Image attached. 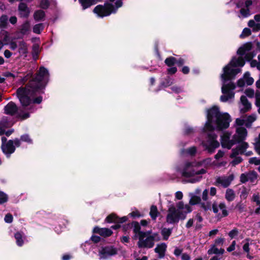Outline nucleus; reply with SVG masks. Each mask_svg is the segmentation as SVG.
Masks as SVG:
<instances>
[{
	"instance_id": "f257e3e1",
	"label": "nucleus",
	"mask_w": 260,
	"mask_h": 260,
	"mask_svg": "<svg viewBox=\"0 0 260 260\" xmlns=\"http://www.w3.org/2000/svg\"><path fill=\"white\" fill-rule=\"evenodd\" d=\"M207 121L204 128L208 134L207 140L203 142V145L209 153L214 152L215 149L219 146V143L217 141V136L212 133L214 129L222 130L227 128L231 121L230 115L227 113H221L219 108L213 106L207 111Z\"/></svg>"
},
{
	"instance_id": "f03ea898",
	"label": "nucleus",
	"mask_w": 260,
	"mask_h": 260,
	"mask_svg": "<svg viewBox=\"0 0 260 260\" xmlns=\"http://www.w3.org/2000/svg\"><path fill=\"white\" fill-rule=\"evenodd\" d=\"M48 71L44 67H41L35 79L30 81L25 87H20L17 90V96L22 106L26 110L30 112L35 111L32 103L40 104L42 101L41 96L32 100L35 93L44 88L48 80Z\"/></svg>"
},
{
	"instance_id": "7ed1b4c3",
	"label": "nucleus",
	"mask_w": 260,
	"mask_h": 260,
	"mask_svg": "<svg viewBox=\"0 0 260 260\" xmlns=\"http://www.w3.org/2000/svg\"><path fill=\"white\" fill-rule=\"evenodd\" d=\"M244 64L245 61L242 56L234 57L230 62L223 68L222 73L220 75L222 94L220 97L221 102H226L234 99V90L236 88V85L232 82V80L238 73L241 72V70L237 68L242 67Z\"/></svg>"
},
{
	"instance_id": "20e7f679",
	"label": "nucleus",
	"mask_w": 260,
	"mask_h": 260,
	"mask_svg": "<svg viewBox=\"0 0 260 260\" xmlns=\"http://www.w3.org/2000/svg\"><path fill=\"white\" fill-rule=\"evenodd\" d=\"M212 159L207 158L202 161L186 162L181 170L182 175L187 178L188 183H196L201 180L202 175L206 173L205 168L212 165Z\"/></svg>"
},
{
	"instance_id": "39448f33",
	"label": "nucleus",
	"mask_w": 260,
	"mask_h": 260,
	"mask_svg": "<svg viewBox=\"0 0 260 260\" xmlns=\"http://www.w3.org/2000/svg\"><path fill=\"white\" fill-rule=\"evenodd\" d=\"M122 5L121 0H117L115 3V7L112 4L109 2L106 3L104 6L98 5L96 6L93 12L97 14L99 17H103L110 15L111 13H114Z\"/></svg>"
},
{
	"instance_id": "423d86ee",
	"label": "nucleus",
	"mask_w": 260,
	"mask_h": 260,
	"mask_svg": "<svg viewBox=\"0 0 260 260\" xmlns=\"http://www.w3.org/2000/svg\"><path fill=\"white\" fill-rule=\"evenodd\" d=\"M244 123V120L241 118H237L235 120L234 127L236 132L233 135V139L237 143L243 141L247 136V131L243 126Z\"/></svg>"
},
{
	"instance_id": "0eeeda50",
	"label": "nucleus",
	"mask_w": 260,
	"mask_h": 260,
	"mask_svg": "<svg viewBox=\"0 0 260 260\" xmlns=\"http://www.w3.org/2000/svg\"><path fill=\"white\" fill-rule=\"evenodd\" d=\"M24 111H26V110H24L22 107L21 108L18 109L15 104L12 102L9 103L5 107V113L6 114L11 115L16 114L17 116L21 119H25L30 116L29 112Z\"/></svg>"
},
{
	"instance_id": "6e6552de",
	"label": "nucleus",
	"mask_w": 260,
	"mask_h": 260,
	"mask_svg": "<svg viewBox=\"0 0 260 260\" xmlns=\"http://www.w3.org/2000/svg\"><path fill=\"white\" fill-rule=\"evenodd\" d=\"M2 149L4 153H5L7 157H9L10 155L14 152L15 147H19L20 145V140L19 139H15L14 141L9 140L7 142V139L5 137L2 138Z\"/></svg>"
},
{
	"instance_id": "1a4fd4ad",
	"label": "nucleus",
	"mask_w": 260,
	"mask_h": 260,
	"mask_svg": "<svg viewBox=\"0 0 260 260\" xmlns=\"http://www.w3.org/2000/svg\"><path fill=\"white\" fill-rule=\"evenodd\" d=\"M201 207L205 211L210 210L212 209L213 212L215 214L218 213L219 209H220L222 212V217H225L228 215L226 206L223 203H220L218 204L216 202H214L211 205L210 202H207L202 203Z\"/></svg>"
},
{
	"instance_id": "9d476101",
	"label": "nucleus",
	"mask_w": 260,
	"mask_h": 260,
	"mask_svg": "<svg viewBox=\"0 0 260 260\" xmlns=\"http://www.w3.org/2000/svg\"><path fill=\"white\" fill-rule=\"evenodd\" d=\"M185 218V215L181 211L177 210L174 206H171L168 209L167 216V221L169 223L178 222L179 219Z\"/></svg>"
},
{
	"instance_id": "9b49d317",
	"label": "nucleus",
	"mask_w": 260,
	"mask_h": 260,
	"mask_svg": "<svg viewBox=\"0 0 260 260\" xmlns=\"http://www.w3.org/2000/svg\"><path fill=\"white\" fill-rule=\"evenodd\" d=\"M138 243L140 248H151L154 245V237L147 233L141 234Z\"/></svg>"
},
{
	"instance_id": "f8f14e48",
	"label": "nucleus",
	"mask_w": 260,
	"mask_h": 260,
	"mask_svg": "<svg viewBox=\"0 0 260 260\" xmlns=\"http://www.w3.org/2000/svg\"><path fill=\"white\" fill-rule=\"evenodd\" d=\"M9 46L10 48L13 50L18 48V52L20 55L26 56L28 52V47L27 44L24 41H20L18 42L11 41L9 43Z\"/></svg>"
},
{
	"instance_id": "ddd939ff",
	"label": "nucleus",
	"mask_w": 260,
	"mask_h": 260,
	"mask_svg": "<svg viewBox=\"0 0 260 260\" xmlns=\"http://www.w3.org/2000/svg\"><path fill=\"white\" fill-rule=\"evenodd\" d=\"M231 134L229 132H225L221 136V145L223 148L230 149L236 143V141L233 139H231Z\"/></svg>"
},
{
	"instance_id": "4468645a",
	"label": "nucleus",
	"mask_w": 260,
	"mask_h": 260,
	"mask_svg": "<svg viewBox=\"0 0 260 260\" xmlns=\"http://www.w3.org/2000/svg\"><path fill=\"white\" fill-rule=\"evenodd\" d=\"M116 253V250L112 246L102 247L99 251L100 259H106Z\"/></svg>"
},
{
	"instance_id": "2eb2a0df",
	"label": "nucleus",
	"mask_w": 260,
	"mask_h": 260,
	"mask_svg": "<svg viewBox=\"0 0 260 260\" xmlns=\"http://www.w3.org/2000/svg\"><path fill=\"white\" fill-rule=\"evenodd\" d=\"M251 43H247L239 48L237 51V54L241 56L245 55V57L247 60H250L254 56V55L249 52V51L251 50Z\"/></svg>"
},
{
	"instance_id": "dca6fc26",
	"label": "nucleus",
	"mask_w": 260,
	"mask_h": 260,
	"mask_svg": "<svg viewBox=\"0 0 260 260\" xmlns=\"http://www.w3.org/2000/svg\"><path fill=\"white\" fill-rule=\"evenodd\" d=\"M13 124L12 121L8 120L7 117H4L0 122V135H2L4 133L7 136L11 135L13 132V130L5 132V129L12 126Z\"/></svg>"
},
{
	"instance_id": "f3484780",
	"label": "nucleus",
	"mask_w": 260,
	"mask_h": 260,
	"mask_svg": "<svg viewBox=\"0 0 260 260\" xmlns=\"http://www.w3.org/2000/svg\"><path fill=\"white\" fill-rule=\"evenodd\" d=\"M203 218L200 214H197L194 217L189 219L186 223L185 226L186 228L189 229L194 226L196 229H200L202 228V222Z\"/></svg>"
},
{
	"instance_id": "a211bd4d",
	"label": "nucleus",
	"mask_w": 260,
	"mask_h": 260,
	"mask_svg": "<svg viewBox=\"0 0 260 260\" xmlns=\"http://www.w3.org/2000/svg\"><path fill=\"white\" fill-rule=\"evenodd\" d=\"M252 5V2L250 0H246L244 3L240 1L237 3V7L241 8L240 13L243 17H247L249 15L248 7Z\"/></svg>"
},
{
	"instance_id": "6ab92c4d",
	"label": "nucleus",
	"mask_w": 260,
	"mask_h": 260,
	"mask_svg": "<svg viewBox=\"0 0 260 260\" xmlns=\"http://www.w3.org/2000/svg\"><path fill=\"white\" fill-rule=\"evenodd\" d=\"M234 175L231 174L228 176H222L216 178V182L224 187H228L234 179Z\"/></svg>"
},
{
	"instance_id": "aec40b11",
	"label": "nucleus",
	"mask_w": 260,
	"mask_h": 260,
	"mask_svg": "<svg viewBox=\"0 0 260 260\" xmlns=\"http://www.w3.org/2000/svg\"><path fill=\"white\" fill-rule=\"evenodd\" d=\"M251 108V104L248 102L245 96L242 95L240 98V104L239 105L240 111L241 113H245Z\"/></svg>"
},
{
	"instance_id": "412c9836",
	"label": "nucleus",
	"mask_w": 260,
	"mask_h": 260,
	"mask_svg": "<svg viewBox=\"0 0 260 260\" xmlns=\"http://www.w3.org/2000/svg\"><path fill=\"white\" fill-rule=\"evenodd\" d=\"M242 143L235 149L232 150L230 157L233 158L240 153H244L246 149L248 147V144L245 142H241Z\"/></svg>"
},
{
	"instance_id": "4be33fe9",
	"label": "nucleus",
	"mask_w": 260,
	"mask_h": 260,
	"mask_svg": "<svg viewBox=\"0 0 260 260\" xmlns=\"http://www.w3.org/2000/svg\"><path fill=\"white\" fill-rule=\"evenodd\" d=\"M127 220L126 216H123L122 218H118L115 214H111L107 217L106 221L107 222H115V223H123Z\"/></svg>"
},
{
	"instance_id": "5701e85b",
	"label": "nucleus",
	"mask_w": 260,
	"mask_h": 260,
	"mask_svg": "<svg viewBox=\"0 0 260 260\" xmlns=\"http://www.w3.org/2000/svg\"><path fill=\"white\" fill-rule=\"evenodd\" d=\"M93 232L99 234L100 235L104 237H108L112 234L111 230L109 229L99 228L98 226H96L93 229Z\"/></svg>"
},
{
	"instance_id": "b1692460",
	"label": "nucleus",
	"mask_w": 260,
	"mask_h": 260,
	"mask_svg": "<svg viewBox=\"0 0 260 260\" xmlns=\"http://www.w3.org/2000/svg\"><path fill=\"white\" fill-rule=\"evenodd\" d=\"M167 249V245L165 243L158 244L155 248V251L158 254L159 257L162 258L165 256Z\"/></svg>"
},
{
	"instance_id": "393cba45",
	"label": "nucleus",
	"mask_w": 260,
	"mask_h": 260,
	"mask_svg": "<svg viewBox=\"0 0 260 260\" xmlns=\"http://www.w3.org/2000/svg\"><path fill=\"white\" fill-rule=\"evenodd\" d=\"M19 12L21 17H26L28 16L29 10L26 4L20 3L19 6Z\"/></svg>"
},
{
	"instance_id": "a878e982",
	"label": "nucleus",
	"mask_w": 260,
	"mask_h": 260,
	"mask_svg": "<svg viewBox=\"0 0 260 260\" xmlns=\"http://www.w3.org/2000/svg\"><path fill=\"white\" fill-rule=\"evenodd\" d=\"M101 0H79L80 4L81 5L83 9L85 10L91 6L95 4Z\"/></svg>"
},
{
	"instance_id": "bb28decb",
	"label": "nucleus",
	"mask_w": 260,
	"mask_h": 260,
	"mask_svg": "<svg viewBox=\"0 0 260 260\" xmlns=\"http://www.w3.org/2000/svg\"><path fill=\"white\" fill-rule=\"evenodd\" d=\"M256 178V175L255 173L251 172L246 174H242L240 176V180L242 183H245L249 179Z\"/></svg>"
},
{
	"instance_id": "cd10ccee",
	"label": "nucleus",
	"mask_w": 260,
	"mask_h": 260,
	"mask_svg": "<svg viewBox=\"0 0 260 260\" xmlns=\"http://www.w3.org/2000/svg\"><path fill=\"white\" fill-rule=\"evenodd\" d=\"M189 196L190 197V200L189 203L190 205H194L197 204H199L201 202L200 197L195 195L193 192H190L189 193Z\"/></svg>"
},
{
	"instance_id": "c85d7f7f",
	"label": "nucleus",
	"mask_w": 260,
	"mask_h": 260,
	"mask_svg": "<svg viewBox=\"0 0 260 260\" xmlns=\"http://www.w3.org/2000/svg\"><path fill=\"white\" fill-rule=\"evenodd\" d=\"M242 119H243V118ZM256 115L254 114L248 116L245 119H243L245 121L244 125L247 127H251L252 123L256 120Z\"/></svg>"
},
{
	"instance_id": "c756f323",
	"label": "nucleus",
	"mask_w": 260,
	"mask_h": 260,
	"mask_svg": "<svg viewBox=\"0 0 260 260\" xmlns=\"http://www.w3.org/2000/svg\"><path fill=\"white\" fill-rule=\"evenodd\" d=\"M224 252V250L222 248L218 249L215 245H212L211 247L208 250L209 254H222Z\"/></svg>"
},
{
	"instance_id": "7c9ffc66",
	"label": "nucleus",
	"mask_w": 260,
	"mask_h": 260,
	"mask_svg": "<svg viewBox=\"0 0 260 260\" xmlns=\"http://www.w3.org/2000/svg\"><path fill=\"white\" fill-rule=\"evenodd\" d=\"M225 198L229 202L233 201L235 198V193L234 190L230 188L226 190Z\"/></svg>"
},
{
	"instance_id": "2f4dec72",
	"label": "nucleus",
	"mask_w": 260,
	"mask_h": 260,
	"mask_svg": "<svg viewBox=\"0 0 260 260\" xmlns=\"http://www.w3.org/2000/svg\"><path fill=\"white\" fill-rule=\"evenodd\" d=\"M134 227V232L135 233L136 236L139 238L140 237L141 234H145V233L140 232V226L138 222H135L132 223Z\"/></svg>"
},
{
	"instance_id": "473e14b6",
	"label": "nucleus",
	"mask_w": 260,
	"mask_h": 260,
	"mask_svg": "<svg viewBox=\"0 0 260 260\" xmlns=\"http://www.w3.org/2000/svg\"><path fill=\"white\" fill-rule=\"evenodd\" d=\"M30 29V24L28 22H24L21 26L20 32L22 35L26 34Z\"/></svg>"
},
{
	"instance_id": "72a5a7b5",
	"label": "nucleus",
	"mask_w": 260,
	"mask_h": 260,
	"mask_svg": "<svg viewBox=\"0 0 260 260\" xmlns=\"http://www.w3.org/2000/svg\"><path fill=\"white\" fill-rule=\"evenodd\" d=\"M15 238L16 240L17 244L19 246H22L23 244L22 235L20 233L17 232L15 234Z\"/></svg>"
},
{
	"instance_id": "f704fd0d",
	"label": "nucleus",
	"mask_w": 260,
	"mask_h": 260,
	"mask_svg": "<svg viewBox=\"0 0 260 260\" xmlns=\"http://www.w3.org/2000/svg\"><path fill=\"white\" fill-rule=\"evenodd\" d=\"M45 17V13L43 11L39 10L34 14V18L37 21L42 20Z\"/></svg>"
},
{
	"instance_id": "c9c22d12",
	"label": "nucleus",
	"mask_w": 260,
	"mask_h": 260,
	"mask_svg": "<svg viewBox=\"0 0 260 260\" xmlns=\"http://www.w3.org/2000/svg\"><path fill=\"white\" fill-rule=\"evenodd\" d=\"M254 146L256 152L260 155V134L257 138H255Z\"/></svg>"
},
{
	"instance_id": "e433bc0d",
	"label": "nucleus",
	"mask_w": 260,
	"mask_h": 260,
	"mask_svg": "<svg viewBox=\"0 0 260 260\" xmlns=\"http://www.w3.org/2000/svg\"><path fill=\"white\" fill-rule=\"evenodd\" d=\"M243 77L247 85H250L253 83L254 80L252 77H250V74L248 72L245 73Z\"/></svg>"
},
{
	"instance_id": "4c0bfd02",
	"label": "nucleus",
	"mask_w": 260,
	"mask_h": 260,
	"mask_svg": "<svg viewBox=\"0 0 260 260\" xmlns=\"http://www.w3.org/2000/svg\"><path fill=\"white\" fill-rule=\"evenodd\" d=\"M249 241L250 239L247 238L243 240L242 242V243L244 244L243 246V249L246 253H250Z\"/></svg>"
},
{
	"instance_id": "58836bf2",
	"label": "nucleus",
	"mask_w": 260,
	"mask_h": 260,
	"mask_svg": "<svg viewBox=\"0 0 260 260\" xmlns=\"http://www.w3.org/2000/svg\"><path fill=\"white\" fill-rule=\"evenodd\" d=\"M158 211L157 207L155 206H152L150 209V215L153 219H155L158 215Z\"/></svg>"
},
{
	"instance_id": "ea45409f",
	"label": "nucleus",
	"mask_w": 260,
	"mask_h": 260,
	"mask_svg": "<svg viewBox=\"0 0 260 260\" xmlns=\"http://www.w3.org/2000/svg\"><path fill=\"white\" fill-rule=\"evenodd\" d=\"M8 17L6 15H3L0 18V28H5L7 25Z\"/></svg>"
},
{
	"instance_id": "a19ab883",
	"label": "nucleus",
	"mask_w": 260,
	"mask_h": 260,
	"mask_svg": "<svg viewBox=\"0 0 260 260\" xmlns=\"http://www.w3.org/2000/svg\"><path fill=\"white\" fill-rule=\"evenodd\" d=\"M171 230L170 229L164 228L161 230V234L165 240H167L171 234Z\"/></svg>"
},
{
	"instance_id": "79ce46f5",
	"label": "nucleus",
	"mask_w": 260,
	"mask_h": 260,
	"mask_svg": "<svg viewBox=\"0 0 260 260\" xmlns=\"http://www.w3.org/2000/svg\"><path fill=\"white\" fill-rule=\"evenodd\" d=\"M43 28L44 26L42 23L37 24L34 26L33 31L36 34H39L41 33Z\"/></svg>"
},
{
	"instance_id": "37998d69",
	"label": "nucleus",
	"mask_w": 260,
	"mask_h": 260,
	"mask_svg": "<svg viewBox=\"0 0 260 260\" xmlns=\"http://www.w3.org/2000/svg\"><path fill=\"white\" fill-rule=\"evenodd\" d=\"M8 200V197L7 194L3 191H0V205L7 202Z\"/></svg>"
},
{
	"instance_id": "c03bdc74",
	"label": "nucleus",
	"mask_w": 260,
	"mask_h": 260,
	"mask_svg": "<svg viewBox=\"0 0 260 260\" xmlns=\"http://www.w3.org/2000/svg\"><path fill=\"white\" fill-rule=\"evenodd\" d=\"M176 59L173 57H170L169 58H166L165 60V63L166 64H167L168 66H172L174 65L175 63H176Z\"/></svg>"
},
{
	"instance_id": "a18cd8bd",
	"label": "nucleus",
	"mask_w": 260,
	"mask_h": 260,
	"mask_svg": "<svg viewBox=\"0 0 260 260\" xmlns=\"http://www.w3.org/2000/svg\"><path fill=\"white\" fill-rule=\"evenodd\" d=\"M239 234V231L237 229L234 228L229 233V236L231 239H233Z\"/></svg>"
},
{
	"instance_id": "49530a36",
	"label": "nucleus",
	"mask_w": 260,
	"mask_h": 260,
	"mask_svg": "<svg viewBox=\"0 0 260 260\" xmlns=\"http://www.w3.org/2000/svg\"><path fill=\"white\" fill-rule=\"evenodd\" d=\"M251 201L254 202L256 203V205H260V197L258 194H254L252 196Z\"/></svg>"
},
{
	"instance_id": "de8ad7c7",
	"label": "nucleus",
	"mask_w": 260,
	"mask_h": 260,
	"mask_svg": "<svg viewBox=\"0 0 260 260\" xmlns=\"http://www.w3.org/2000/svg\"><path fill=\"white\" fill-rule=\"evenodd\" d=\"M255 105L258 108V112L260 114V93L255 94Z\"/></svg>"
},
{
	"instance_id": "09e8293b",
	"label": "nucleus",
	"mask_w": 260,
	"mask_h": 260,
	"mask_svg": "<svg viewBox=\"0 0 260 260\" xmlns=\"http://www.w3.org/2000/svg\"><path fill=\"white\" fill-rule=\"evenodd\" d=\"M251 34V31L250 29L248 28H245L242 32V34L240 35V37L242 38H245L246 37H247L249 36Z\"/></svg>"
},
{
	"instance_id": "8fccbe9b",
	"label": "nucleus",
	"mask_w": 260,
	"mask_h": 260,
	"mask_svg": "<svg viewBox=\"0 0 260 260\" xmlns=\"http://www.w3.org/2000/svg\"><path fill=\"white\" fill-rule=\"evenodd\" d=\"M192 211V209L190 207L189 205H185L184 207V209L183 210H181V212H183L185 215V216H186V214L188 213H190Z\"/></svg>"
},
{
	"instance_id": "3c124183",
	"label": "nucleus",
	"mask_w": 260,
	"mask_h": 260,
	"mask_svg": "<svg viewBox=\"0 0 260 260\" xmlns=\"http://www.w3.org/2000/svg\"><path fill=\"white\" fill-rule=\"evenodd\" d=\"M249 193V190L246 188H244L242 190L240 194V198L242 199L245 200L247 198Z\"/></svg>"
},
{
	"instance_id": "603ef678",
	"label": "nucleus",
	"mask_w": 260,
	"mask_h": 260,
	"mask_svg": "<svg viewBox=\"0 0 260 260\" xmlns=\"http://www.w3.org/2000/svg\"><path fill=\"white\" fill-rule=\"evenodd\" d=\"M183 249L179 248L178 247H176L174 249V254L176 257H178L179 256H181V254L183 253Z\"/></svg>"
},
{
	"instance_id": "864d4df0",
	"label": "nucleus",
	"mask_w": 260,
	"mask_h": 260,
	"mask_svg": "<svg viewBox=\"0 0 260 260\" xmlns=\"http://www.w3.org/2000/svg\"><path fill=\"white\" fill-rule=\"evenodd\" d=\"M173 83V80L170 78V77H168L166 79L165 82H164L161 83L162 85L165 87H168L169 86H170Z\"/></svg>"
},
{
	"instance_id": "5fc2aeb1",
	"label": "nucleus",
	"mask_w": 260,
	"mask_h": 260,
	"mask_svg": "<svg viewBox=\"0 0 260 260\" xmlns=\"http://www.w3.org/2000/svg\"><path fill=\"white\" fill-rule=\"evenodd\" d=\"M21 140L23 141L26 142L28 143H32V140L30 138L28 135H24L21 136Z\"/></svg>"
},
{
	"instance_id": "6e6d98bb",
	"label": "nucleus",
	"mask_w": 260,
	"mask_h": 260,
	"mask_svg": "<svg viewBox=\"0 0 260 260\" xmlns=\"http://www.w3.org/2000/svg\"><path fill=\"white\" fill-rule=\"evenodd\" d=\"M245 93L247 96L252 98L254 95V91L253 89L248 88L245 90Z\"/></svg>"
},
{
	"instance_id": "4d7b16f0",
	"label": "nucleus",
	"mask_w": 260,
	"mask_h": 260,
	"mask_svg": "<svg viewBox=\"0 0 260 260\" xmlns=\"http://www.w3.org/2000/svg\"><path fill=\"white\" fill-rule=\"evenodd\" d=\"M49 6L48 0H42L40 3V7L43 9H47Z\"/></svg>"
},
{
	"instance_id": "13d9d810",
	"label": "nucleus",
	"mask_w": 260,
	"mask_h": 260,
	"mask_svg": "<svg viewBox=\"0 0 260 260\" xmlns=\"http://www.w3.org/2000/svg\"><path fill=\"white\" fill-rule=\"evenodd\" d=\"M249 162L256 165H260V159H258L256 157H252L249 159Z\"/></svg>"
},
{
	"instance_id": "bf43d9fd",
	"label": "nucleus",
	"mask_w": 260,
	"mask_h": 260,
	"mask_svg": "<svg viewBox=\"0 0 260 260\" xmlns=\"http://www.w3.org/2000/svg\"><path fill=\"white\" fill-rule=\"evenodd\" d=\"M234 157H235V159L231 162L233 166H236L241 162L242 159L240 157H236V156Z\"/></svg>"
},
{
	"instance_id": "052dcab7",
	"label": "nucleus",
	"mask_w": 260,
	"mask_h": 260,
	"mask_svg": "<svg viewBox=\"0 0 260 260\" xmlns=\"http://www.w3.org/2000/svg\"><path fill=\"white\" fill-rule=\"evenodd\" d=\"M5 221L7 223H11L13 221V216L10 214H7L5 217Z\"/></svg>"
},
{
	"instance_id": "680f3d73",
	"label": "nucleus",
	"mask_w": 260,
	"mask_h": 260,
	"mask_svg": "<svg viewBox=\"0 0 260 260\" xmlns=\"http://www.w3.org/2000/svg\"><path fill=\"white\" fill-rule=\"evenodd\" d=\"M208 193H209V191L207 189H205L203 191V192L202 193V199L204 201H206L208 200Z\"/></svg>"
},
{
	"instance_id": "e2e57ef3",
	"label": "nucleus",
	"mask_w": 260,
	"mask_h": 260,
	"mask_svg": "<svg viewBox=\"0 0 260 260\" xmlns=\"http://www.w3.org/2000/svg\"><path fill=\"white\" fill-rule=\"evenodd\" d=\"M181 260H191V257L187 253H183L181 255Z\"/></svg>"
},
{
	"instance_id": "0e129e2a",
	"label": "nucleus",
	"mask_w": 260,
	"mask_h": 260,
	"mask_svg": "<svg viewBox=\"0 0 260 260\" xmlns=\"http://www.w3.org/2000/svg\"><path fill=\"white\" fill-rule=\"evenodd\" d=\"M236 245V242L235 241H233L231 244V245L227 248V251L229 252L233 251L235 249V246Z\"/></svg>"
},
{
	"instance_id": "69168bd1",
	"label": "nucleus",
	"mask_w": 260,
	"mask_h": 260,
	"mask_svg": "<svg viewBox=\"0 0 260 260\" xmlns=\"http://www.w3.org/2000/svg\"><path fill=\"white\" fill-rule=\"evenodd\" d=\"M186 152L189 155H193L196 152V148L194 147H192L186 150Z\"/></svg>"
},
{
	"instance_id": "338daca9",
	"label": "nucleus",
	"mask_w": 260,
	"mask_h": 260,
	"mask_svg": "<svg viewBox=\"0 0 260 260\" xmlns=\"http://www.w3.org/2000/svg\"><path fill=\"white\" fill-rule=\"evenodd\" d=\"M224 152L223 151L219 150L217 153L215 155V158L218 159L223 156Z\"/></svg>"
},
{
	"instance_id": "774afa93",
	"label": "nucleus",
	"mask_w": 260,
	"mask_h": 260,
	"mask_svg": "<svg viewBox=\"0 0 260 260\" xmlns=\"http://www.w3.org/2000/svg\"><path fill=\"white\" fill-rule=\"evenodd\" d=\"M237 84L238 86L239 87H243L246 84L245 80L244 79V77L238 80Z\"/></svg>"
}]
</instances>
